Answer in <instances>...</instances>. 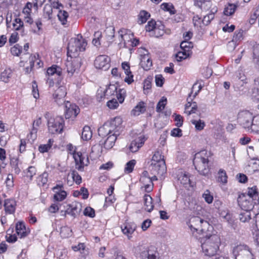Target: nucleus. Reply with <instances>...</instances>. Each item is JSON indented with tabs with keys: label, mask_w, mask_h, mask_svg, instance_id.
<instances>
[{
	"label": "nucleus",
	"mask_w": 259,
	"mask_h": 259,
	"mask_svg": "<svg viewBox=\"0 0 259 259\" xmlns=\"http://www.w3.org/2000/svg\"><path fill=\"white\" fill-rule=\"evenodd\" d=\"M164 78L161 75H157L155 76V83L157 86L162 87L163 84Z\"/></svg>",
	"instance_id": "64"
},
{
	"label": "nucleus",
	"mask_w": 259,
	"mask_h": 259,
	"mask_svg": "<svg viewBox=\"0 0 259 259\" xmlns=\"http://www.w3.org/2000/svg\"><path fill=\"white\" fill-rule=\"evenodd\" d=\"M36 133L37 129L33 126L30 134L27 136L28 140L34 141V140L36 138Z\"/></svg>",
	"instance_id": "62"
},
{
	"label": "nucleus",
	"mask_w": 259,
	"mask_h": 259,
	"mask_svg": "<svg viewBox=\"0 0 259 259\" xmlns=\"http://www.w3.org/2000/svg\"><path fill=\"white\" fill-rule=\"evenodd\" d=\"M66 89L64 86H59L53 94L55 102L61 105L65 103L64 98L66 95Z\"/></svg>",
	"instance_id": "14"
},
{
	"label": "nucleus",
	"mask_w": 259,
	"mask_h": 259,
	"mask_svg": "<svg viewBox=\"0 0 259 259\" xmlns=\"http://www.w3.org/2000/svg\"><path fill=\"white\" fill-rule=\"evenodd\" d=\"M144 201L145 209L148 212H151L154 207L152 197L149 195L145 194L144 196Z\"/></svg>",
	"instance_id": "24"
},
{
	"label": "nucleus",
	"mask_w": 259,
	"mask_h": 259,
	"mask_svg": "<svg viewBox=\"0 0 259 259\" xmlns=\"http://www.w3.org/2000/svg\"><path fill=\"white\" fill-rule=\"evenodd\" d=\"M16 230L18 235L21 238L25 237L27 235L26 228L23 222H19L16 225Z\"/></svg>",
	"instance_id": "25"
},
{
	"label": "nucleus",
	"mask_w": 259,
	"mask_h": 259,
	"mask_svg": "<svg viewBox=\"0 0 259 259\" xmlns=\"http://www.w3.org/2000/svg\"><path fill=\"white\" fill-rule=\"evenodd\" d=\"M141 256L143 258L156 259V256L155 254L150 253L149 250H145L141 253Z\"/></svg>",
	"instance_id": "55"
},
{
	"label": "nucleus",
	"mask_w": 259,
	"mask_h": 259,
	"mask_svg": "<svg viewBox=\"0 0 259 259\" xmlns=\"http://www.w3.org/2000/svg\"><path fill=\"white\" fill-rule=\"evenodd\" d=\"M107 106L110 109H115L119 106V104L116 99H113L107 102Z\"/></svg>",
	"instance_id": "58"
},
{
	"label": "nucleus",
	"mask_w": 259,
	"mask_h": 259,
	"mask_svg": "<svg viewBox=\"0 0 259 259\" xmlns=\"http://www.w3.org/2000/svg\"><path fill=\"white\" fill-rule=\"evenodd\" d=\"M238 255H241L240 259H253L252 255L250 252L246 250H241V252L238 254Z\"/></svg>",
	"instance_id": "57"
},
{
	"label": "nucleus",
	"mask_w": 259,
	"mask_h": 259,
	"mask_svg": "<svg viewBox=\"0 0 259 259\" xmlns=\"http://www.w3.org/2000/svg\"><path fill=\"white\" fill-rule=\"evenodd\" d=\"M194 5L197 6L202 10H208L211 6V3L209 0H193Z\"/></svg>",
	"instance_id": "21"
},
{
	"label": "nucleus",
	"mask_w": 259,
	"mask_h": 259,
	"mask_svg": "<svg viewBox=\"0 0 259 259\" xmlns=\"http://www.w3.org/2000/svg\"><path fill=\"white\" fill-rule=\"evenodd\" d=\"M120 37H121V40L125 41V40L130 38V35L131 31L129 30L126 29H121L118 31Z\"/></svg>",
	"instance_id": "42"
},
{
	"label": "nucleus",
	"mask_w": 259,
	"mask_h": 259,
	"mask_svg": "<svg viewBox=\"0 0 259 259\" xmlns=\"http://www.w3.org/2000/svg\"><path fill=\"white\" fill-rule=\"evenodd\" d=\"M16 203L13 199H7L5 201L4 207L6 213L13 214L16 209Z\"/></svg>",
	"instance_id": "18"
},
{
	"label": "nucleus",
	"mask_w": 259,
	"mask_h": 259,
	"mask_svg": "<svg viewBox=\"0 0 259 259\" xmlns=\"http://www.w3.org/2000/svg\"><path fill=\"white\" fill-rule=\"evenodd\" d=\"M136 229V225L134 224H127L124 228H122V232L126 235L129 239L132 237L131 235L134 232Z\"/></svg>",
	"instance_id": "22"
},
{
	"label": "nucleus",
	"mask_w": 259,
	"mask_h": 259,
	"mask_svg": "<svg viewBox=\"0 0 259 259\" xmlns=\"http://www.w3.org/2000/svg\"><path fill=\"white\" fill-rule=\"evenodd\" d=\"M92 137V133L89 126H85L82 130L81 138L83 140L88 141Z\"/></svg>",
	"instance_id": "32"
},
{
	"label": "nucleus",
	"mask_w": 259,
	"mask_h": 259,
	"mask_svg": "<svg viewBox=\"0 0 259 259\" xmlns=\"http://www.w3.org/2000/svg\"><path fill=\"white\" fill-rule=\"evenodd\" d=\"M251 130L252 132L259 133V115L254 117Z\"/></svg>",
	"instance_id": "48"
},
{
	"label": "nucleus",
	"mask_w": 259,
	"mask_h": 259,
	"mask_svg": "<svg viewBox=\"0 0 259 259\" xmlns=\"http://www.w3.org/2000/svg\"><path fill=\"white\" fill-rule=\"evenodd\" d=\"M217 9L215 8L212 9L210 13L204 16L203 20H202V23L205 25H208L211 22V21L214 18V15L217 12Z\"/></svg>",
	"instance_id": "28"
},
{
	"label": "nucleus",
	"mask_w": 259,
	"mask_h": 259,
	"mask_svg": "<svg viewBox=\"0 0 259 259\" xmlns=\"http://www.w3.org/2000/svg\"><path fill=\"white\" fill-rule=\"evenodd\" d=\"M193 47L192 42L184 40L180 45V48L182 50L190 52L191 49Z\"/></svg>",
	"instance_id": "36"
},
{
	"label": "nucleus",
	"mask_w": 259,
	"mask_h": 259,
	"mask_svg": "<svg viewBox=\"0 0 259 259\" xmlns=\"http://www.w3.org/2000/svg\"><path fill=\"white\" fill-rule=\"evenodd\" d=\"M156 23L153 20L149 21L147 25L145 26L146 30L149 32L153 31L154 32Z\"/></svg>",
	"instance_id": "53"
},
{
	"label": "nucleus",
	"mask_w": 259,
	"mask_h": 259,
	"mask_svg": "<svg viewBox=\"0 0 259 259\" xmlns=\"http://www.w3.org/2000/svg\"><path fill=\"white\" fill-rule=\"evenodd\" d=\"M243 79L239 81L238 83L236 84L235 91L239 92L240 95H244L248 91V88L245 87L244 84Z\"/></svg>",
	"instance_id": "29"
},
{
	"label": "nucleus",
	"mask_w": 259,
	"mask_h": 259,
	"mask_svg": "<svg viewBox=\"0 0 259 259\" xmlns=\"http://www.w3.org/2000/svg\"><path fill=\"white\" fill-rule=\"evenodd\" d=\"M257 193V188L256 186H254L251 188H248V193L246 195L248 196L249 198L252 199L256 195Z\"/></svg>",
	"instance_id": "61"
},
{
	"label": "nucleus",
	"mask_w": 259,
	"mask_h": 259,
	"mask_svg": "<svg viewBox=\"0 0 259 259\" xmlns=\"http://www.w3.org/2000/svg\"><path fill=\"white\" fill-rule=\"evenodd\" d=\"M108 123L106 122L101 127L98 129V134L100 137H105L111 135L110 132L109 128H108Z\"/></svg>",
	"instance_id": "30"
},
{
	"label": "nucleus",
	"mask_w": 259,
	"mask_h": 259,
	"mask_svg": "<svg viewBox=\"0 0 259 259\" xmlns=\"http://www.w3.org/2000/svg\"><path fill=\"white\" fill-rule=\"evenodd\" d=\"M161 160H164V156L161 155L159 151H156L152 157L151 163H156Z\"/></svg>",
	"instance_id": "44"
},
{
	"label": "nucleus",
	"mask_w": 259,
	"mask_h": 259,
	"mask_svg": "<svg viewBox=\"0 0 259 259\" xmlns=\"http://www.w3.org/2000/svg\"><path fill=\"white\" fill-rule=\"evenodd\" d=\"M119 133H114L112 135L108 136L104 143V147L107 149H110L114 145L115 142L117 139Z\"/></svg>",
	"instance_id": "20"
},
{
	"label": "nucleus",
	"mask_w": 259,
	"mask_h": 259,
	"mask_svg": "<svg viewBox=\"0 0 259 259\" xmlns=\"http://www.w3.org/2000/svg\"><path fill=\"white\" fill-rule=\"evenodd\" d=\"M251 219L250 212L249 211H245V212H241L239 214V220L242 222H246Z\"/></svg>",
	"instance_id": "49"
},
{
	"label": "nucleus",
	"mask_w": 259,
	"mask_h": 259,
	"mask_svg": "<svg viewBox=\"0 0 259 259\" xmlns=\"http://www.w3.org/2000/svg\"><path fill=\"white\" fill-rule=\"evenodd\" d=\"M243 30L242 29H240L238 31H236L234 34L232 42L242 40L243 39Z\"/></svg>",
	"instance_id": "54"
},
{
	"label": "nucleus",
	"mask_w": 259,
	"mask_h": 259,
	"mask_svg": "<svg viewBox=\"0 0 259 259\" xmlns=\"http://www.w3.org/2000/svg\"><path fill=\"white\" fill-rule=\"evenodd\" d=\"M65 115L66 119L75 117L80 112V109L77 106L68 101L65 103Z\"/></svg>",
	"instance_id": "12"
},
{
	"label": "nucleus",
	"mask_w": 259,
	"mask_h": 259,
	"mask_svg": "<svg viewBox=\"0 0 259 259\" xmlns=\"http://www.w3.org/2000/svg\"><path fill=\"white\" fill-rule=\"evenodd\" d=\"M254 117L248 111H243L238 113V122L245 128L251 129Z\"/></svg>",
	"instance_id": "6"
},
{
	"label": "nucleus",
	"mask_w": 259,
	"mask_h": 259,
	"mask_svg": "<svg viewBox=\"0 0 259 259\" xmlns=\"http://www.w3.org/2000/svg\"><path fill=\"white\" fill-rule=\"evenodd\" d=\"M60 235L62 238H68L72 235V230L68 227L64 226L61 228Z\"/></svg>",
	"instance_id": "35"
},
{
	"label": "nucleus",
	"mask_w": 259,
	"mask_h": 259,
	"mask_svg": "<svg viewBox=\"0 0 259 259\" xmlns=\"http://www.w3.org/2000/svg\"><path fill=\"white\" fill-rule=\"evenodd\" d=\"M236 7L233 4H229L225 8L224 13L225 15L229 16L232 15L235 11Z\"/></svg>",
	"instance_id": "43"
},
{
	"label": "nucleus",
	"mask_w": 259,
	"mask_h": 259,
	"mask_svg": "<svg viewBox=\"0 0 259 259\" xmlns=\"http://www.w3.org/2000/svg\"><path fill=\"white\" fill-rule=\"evenodd\" d=\"M237 201L241 208L245 211H249L253 208L252 199L249 198L247 199V196L245 194L240 195Z\"/></svg>",
	"instance_id": "11"
},
{
	"label": "nucleus",
	"mask_w": 259,
	"mask_h": 259,
	"mask_svg": "<svg viewBox=\"0 0 259 259\" xmlns=\"http://www.w3.org/2000/svg\"><path fill=\"white\" fill-rule=\"evenodd\" d=\"M22 51V47L16 44L11 49V52L13 55L18 56Z\"/></svg>",
	"instance_id": "52"
},
{
	"label": "nucleus",
	"mask_w": 259,
	"mask_h": 259,
	"mask_svg": "<svg viewBox=\"0 0 259 259\" xmlns=\"http://www.w3.org/2000/svg\"><path fill=\"white\" fill-rule=\"evenodd\" d=\"M32 94L35 99H37L39 97L37 85L35 81L32 82Z\"/></svg>",
	"instance_id": "63"
},
{
	"label": "nucleus",
	"mask_w": 259,
	"mask_h": 259,
	"mask_svg": "<svg viewBox=\"0 0 259 259\" xmlns=\"http://www.w3.org/2000/svg\"><path fill=\"white\" fill-rule=\"evenodd\" d=\"M252 59L254 63L259 66V44H256L253 47Z\"/></svg>",
	"instance_id": "33"
},
{
	"label": "nucleus",
	"mask_w": 259,
	"mask_h": 259,
	"mask_svg": "<svg viewBox=\"0 0 259 259\" xmlns=\"http://www.w3.org/2000/svg\"><path fill=\"white\" fill-rule=\"evenodd\" d=\"M189 227L196 231H200L205 233L207 230L212 229V227L210 226L206 221L203 220L199 217H193L190 220Z\"/></svg>",
	"instance_id": "4"
},
{
	"label": "nucleus",
	"mask_w": 259,
	"mask_h": 259,
	"mask_svg": "<svg viewBox=\"0 0 259 259\" xmlns=\"http://www.w3.org/2000/svg\"><path fill=\"white\" fill-rule=\"evenodd\" d=\"M193 162L195 169L200 175L208 176L209 173V168L208 165V159L205 150L195 154Z\"/></svg>",
	"instance_id": "2"
},
{
	"label": "nucleus",
	"mask_w": 259,
	"mask_h": 259,
	"mask_svg": "<svg viewBox=\"0 0 259 259\" xmlns=\"http://www.w3.org/2000/svg\"><path fill=\"white\" fill-rule=\"evenodd\" d=\"M10 164L16 174H18L20 172V169L18 167V162L17 159L13 158L11 159Z\"/></svg>",
	"instance_id": "56"
},
{
	"label": "nucleus",
	"mask_w": 259,
	"mask_h": 259,
	"mask_svg": "<svg viewBox=\"0 0 259 259\" xmlns=\"http://www.w3.org/2000/svg\"><path fill=\"white\" fill-rule=\"evenodd\" d=\"M71 175L73 181H74L76 184L79 185L81 183V177L76 170H72L71 171Z\"/></svg>",
	"instance_id": "47"
},
{
	"label": "nucleus",
	"mask_w": 259,
	"mask_h": 259,
	"mask_svg": "<svg viewBox=\"0 0 259 259\" xmlns=\"http://www.w3.org/2000/svg\"><path fill=\"white\" fill-rule=\"evenodd\" d=\"M110 59L106 55H100L95 60L94 65L96 68L103 70H108L110 65Z\"/></svg>",
	"instance_id": "9"
},
{
	"label": "nucleus",
	"mask_w": 259,
	"mask_h": 259,
	"mask_svg": "<svg viewBox=\"0 0 259 259\" xmlns=\"http://www.w3.org/2000/svg\"><path fill=\"white\" fill-rule=\"evenodd\" d=\"M58 17L62 25H65L67 22V19L68 17V13L65 11H59L58 14Z\"/></svg>",
	"instance_id": "37"
},
{
	"label": "nucleus",
	"mask_w": 259,
	"mask_h": 259,
	"mask_svg": "<svg viewBox=\"0 0 259 259\" xmlns=\"http://www.w3.org/2000/svg\"><path fill=\"white\" fill-rule=\"evenodd\" d=\"M167 100L166 98L164 97H162V99L158 102L157 106H156V111L158 112H160L162 111L166 105Z\"/></svg>",
	"instance_id": "45"
},
{
	"label": "nucleus",
	"mask_w": 259,
	"mask_h": 259,
	"mask_svg": "<svg viewBox=\"0 0 259 259\" xmlns=\"http://www.w3.org/2000/svg\"><path fill=\"white\" fill-rule=\"evenodd\" d=\"M146 110L145 103L140 102L132 110V113L134 115H138L140 113H144Z\"/></svg>",
	"instance_id": "31"
},
{
	"label": "nucleus",
	"mask_w": 259,
	"mask_h": 259,
	"mask_svg": "<svg viewBox=\"0 0 259 259\" xmlns=\"http://www.w3.org/2000/svg\"><path fill=\"white\" fill-rule=\"evenodd\" d=\"M36 173V169L35 167L30 166L27 170L26 176L30 179V180H32L33 177L35 175Z\"/></svg>",
	"instance_id": "50"
},
{
	"label": "nucleus",
	"mask_w": 259,
	"mask_h": 259,
	"mask_svg": "<svg viewBox=\"0 0 259 259\" xmlns=\"http://www.w3.org/2000/svg\"><path fill=\"white\" fill-rule=\"evenodd\" d=\"M47 73L49 76L56 74L60 78L62 75V69L59 66L54 65L48 69Z\"/></svg>",
	"instance_id": "23"
},
{
	"label": "nucleus",
	"mask_w": 259,
	"mask_h": 259,
	"mask_svg": "<svg viewBox=\"0 0 259 259\" xmlns=\"http://www.w3.org/2000/svg\"><path fill=\"white\" fill-rule=\"evenodd\" d=\"M73 157L75 162V168L80 171L84 170V167L89 164V160L87 154H83L81 152H74Z\"/></svg>",
	"instance_id": "7"
},
{
	"label": "nucleus",
	"mask_w": 259,
	"mask_h": 259,
	"mask_svg": "<svg viewBox=\"0 0 259 259\" xmlns=\"http://www.w3.org/2000/svg\"><path fill=\"white\" fill-rule=\"evenodd\" d=\"M74 58L71 60H67L66 67L68 75L70 76L77 72L81 65L82 59L79 57H73Z\"/></svg>",
	"instance_id": "8"
},
{
	"label": "nucleus",
	"mask_w": 259,
	"mask_h": 259,
	"mask_svg": "<svg viewBox=\"0 0 259 259\" xmlns=\"http://www.w3.org/2000/svg\"><path fill=\"white\" fill-rule=\"evenodd\" d=\"M136 161L134 159L131 160L126 163L124 168V171L127 174L132 172L136 164Z\"/></svg>",
	"instance_id": "40"
},
{
	"label": "nucleus",
	"mask_w": 259,
	"mask_h": 259,
	"mask_svg": "<svg viewBox=\"0 0 259 259\" xmlns=\"http://www.w3.org/2000/svg\"><path fill=\"white\" fill-rule=\"evenodd\" d=\"M122 119L120 117H116L112 119L110 121H107L106 122L110 125H108L110 130V132L111 135L114 133H119L118 128L122 123Z\"/></svg>",
	"instance_id": "15"
},
{
	"label": "nucleus",
	"mask_w": 259,
	"mask_h": 259,
	"mask_svg": "<svg viewBox=\"0 0 259 259\" xmlns=\"http://www.w3.org/2000/svg\"><path fill=\"white\" fill-rule=\"evenodd\" d=\"M191 122L195 125L196 129L198 131L202 130L205 126L204 122L200 119L199 120H192Z\"/></svg>",
	"instance_id": "46"
},
{
	"label": "nucleus",
	"mask_w": 259,
	"mask_h": 259,
	"mask_svg": "<svg viewBox=\"0 0 259 259\" xmlns=\"http://www.w3.org/2000/svg\"><path fill=\"white\" fill-rule=\"evenodd\" d=\"M87 45V41L80 35L76 38H71L67 47L68 55L71 58L76 57L77 52L84 51Z\"/></svg>",
	"instance_id": "3"
},
{
	"label": "nucleus",
	"mask_w": 259,
	"mask_h": 259,
	"mask_svg": "<svg viewBox=\"0 0 259 259\" xmlns=\"http://www.w3.org/2000/svg\"><path fill=\"white\" fill-rule=\"evenodd\" d=\"M64 122V119L61 116H57L55 118L50 117L48 120L49 132L52 134L61 133L63 130Z\"/></svg>",
	"instance_id": "5"
},
{
	"label": "nucleus",
	"mask_w": 259,
	"mask_h": 259,
	"mask_svg": "<svg viewBox=\"0 0 259 259\" xmlns=\"http://www.w3.org/2000/svg\"><path fill=\"white\" fill-rule=\"evenodd\" d=\"M150 15L145 11H141L139 15V22L140 24L145 23L150 17Z\"/></svg>",
	"instance_id": "38"
},
{
	"label": "nucleus",
	"mask_w": 259,
	"mask_h": 259,
	"mask_svg": "<svg viewBox=\"0 0 259 259\" xmlns=\"http://www.w3.org/2000/svg\"><path fill=\"white\" fill-rule=\"evenodd\" d=\"M49 174L47 172L45 171L42 174L37 177V184L39 186H45L47 184L48 181Z\"/></svg>",
	"instance_id": "26"
},
{
	"label": "nucleus",
	"mask_w": 259,
	"mask_h": 259,
	"mask_svg": "<svg viewBox=\"0 0 259 259\" xmlns=\"http://www.w3.org/2000/svg\"><path fill=\"white\" fill-rule=\"evenodd\" d=\"M115 92L117 93V87L114 84H110L104 91V96H110L114 95Z\"/></svg>",
	"instance_id": "39"
},
{
	"label": "nucleus",
	"mask_w": 259,
	"mask_h": 259,
	"mask_svg": "<svg viewBox=\"0 0 259 259\" xmlns=\"http://www.w3.org/2000/svg\"><path fill=\"white\" fill-rule=\"evenodd\" d=\"M62 185H57L53 188L55 194L54 195V199L57 201H61L65 199L67 196L66 191L61 190Z\"/></svg>",
	"instance_id": "16"
},
{
	"label": "nucleus",
	"mask_w": 259,
	"mask_h": 259,
	"mask_svg": "<svg viewBox=\"0 0 259 259\" xmlns=\"http://www.w3.org/2000/svg\"><path fill=\"white\" fill-rule=\"evenodd\" d=\"M178 180L180 181V183L185 187H188L191 186L190 178L186 174L181 172V174L178 175Z\"/></svg>",
	"instance_id": "27"
},
{
	"label": "nucleus",
	"mask_w": 259,
	"mask_h": 259,
	"mask_svg": "<svg viewBox=\"0 0 259 259\" xmlns=\"http://www.w3.org/2000/svg\"><path fill=\"white\" fill-rule=\"evenodd\" d=\"M140 65L145 70H149L150 69L152 62L148 54H144L141 56Z\"/></svg>",
	"instance_id": "19"
},
{
	"label": "nucleus",
	"mask_w": 259,
	"mask_h": 259,
	"mask_svg": "<svg viewBox=\"0 0 259 259\" xmlns=\"http://www.w3.org/2000/svg\"><path fill=\"white\" fill-rule=\"evenodd\" d=\"M68 208L65 211L64 215L69 214L73 218L79 215L81 210V204L77 202H73L67 205Z\"/></svg>",
	"instance_id": "13"
},
{
	"label": "nucleus",
	"mask_w": 259,
	"mask_h": 259,
	"mask_svg": "<svg viewBox=\"0 0 259 259\" xmlns=\"http://www.w3.org/2000/svg\"><path fill=\"white\" fill-rule=\"evenodd\" d=\"M149 168L152 174L162 176L166 170L165 160H161L156 163H151Z\"/></svg>",
	"instance_id": "10"
},
{
	"label": "nucleus",
	"mask_w": 259,
	"mask_h": 259,
	"mask_svg": "<svg viewBox=\"0 0 259 259\" xmlns=\"http://www.w3.org/2000/svg\"><path fill=\"white\" fill-rule=\"evenodd\" d=\"M83 214L84 215L94 218L95 216V210L91 207H87L85 208Z\"/></svg>",
	"instance_id": "59"
},
{
	"label": "nucleus",
	"mask_w": 259,
	"mask_h": 259,
	"mask_svg": "<svg viewBox=\"0 0 259 259\" xmlns=\"http://www.w3.org/2000/svg\"><path fill=\"white\" fill-rule=\"evenodd\" d=\"M218 181L224 184L227 182V176L225 171L223 170L220 171Z\"/></svg>",
	"instance_id": "60"
},
{
	"label": "nucleus",
	"mask_w": 259,
	"mask_h": 259,
	"mask_svg": "<svg viewBox=\"0 0 259 259\" xmlns=\"http://www.w3.org/2000/svg\"><path fill=\"white\" fill-rule=\"evenodd\" d=\"M145 138L141 136L133 140L130 146V150L132 152H137L145 142Z\"/></svg>",
	"instance_id": "17"
},
{
	"label": "nucleus",
	"mask_w": 259,
	"mask_h": 259,
	"mask_svg": "<svg viewBox=\"0 0 259 259\" xmlns=\"http://www.w3.org/2000/svg\"><path fill=\"white\" fill-rule=\"evenodd\" d=\"M161 9L165 11L169 12L171 15L176 13L175 7L172 4L170 3H163L160 6Z\"/></svg>",
	"instance_id": "34"
},
{
	"label": "nucleus",
	"mask_w": 259,
	"mask_h": 259,
	"mask_svg": "<svg viewBox=\"0 0 259 259\" xmlns=\"http://www.w3.org/2000/svg\"><path fill=\"white\" fill-rule=\"evenodd\" d=\"M33 25V26L32 27V32L33 33H38L39 31L41 30V26L42 25L41 20L38 19Z\"/></svg>",
	"instance_id": "51"
},
{
	"label": "nucleus",
	"mask_w": 259,
	"mask_h": 259,
	"mask_svg": "<svg viewBox=\"0 0 259 259\" xmlns=\"http://www.w3.org/2000/svg\"><path fill=\"white\" fill-rule=\"evenodd\" d=\"M206 239L202 243L201 247L203 252L206 255L213 256L217 253L220 244V239L218 235L215 234L206 235Z\"/></svg>",
	"instance_id": "1"
},
{
	"label": "nucleus",
	"mask_w": 259,
	"mask_h": 259,
	"mask_svg": "<svg viewBox=\"0 0 259 259\" xmlns=\"http://www.w3.org/2000/svg\"><path fill=\"white\" fill-rule=\"evenodd\" d=\"M160 25L156 23L154 34L156 37H158L160 36H162L164 33V25L161 24V22H159Z\"/></svg>",
	"instance_id": "41"
}]
</instances>
